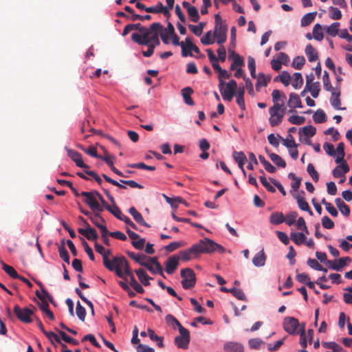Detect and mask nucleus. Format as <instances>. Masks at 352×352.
Returning a JSON list of instances; mask_svg holds the SVG:
<instances>
[{
	"instance_id": "nucleus-9",
	"label": "nucleus",
	"mask_w": 352,
	"mask_h": 352,
	"mask_svg": "<svg viewBox=\"0 0 352 352\" xmlns=\"http://www.w3.org/2000/svg\"><path fill=\"white\" fill-rule=\"evenodd\" d=\"M179 336L175 338V343L178 348L187 349L190 342V332L184 327L179 328Z\"/></svg>"
},
{
	"instance_id": "nucleus-26",
	"label": "nucleus",
	"mask_w": 352,
	"mask_h": 352,
	"mask_svg": "<svg viewBox=\"0 0 352 352\" xmlns=\"http://www.w3.org/2000/svg\"><path fill=\"white\" fill-rule=\"evenodd\" d=\"M288 106L292 109L302 107V102H301L300 97L298 94L292 93L289 95Z\"/></svg>"
},
{
	"instance_id": "nucleus-47",
	"label": "nucleus",
	"mask_w": 352,
	"mask_h": 352,
	"mask_svg": "<svg viewBox=\"0 0 352 352\" xmlns=\"http://www.w3.org/2000/svg\"><path fill=\"white\" fill-rule=\"evenodd\" d=\"M56 330L59 333V335L60 336L61 338L65 342L74 345V346H77V345L79 344V342L77 340L74 339L73 338H71L65 332H64L63 331H59L57 329H56Z\"/></svg>"
},
{
	"instance_id": "nucleus-37",
	"label": "nucleus",
	"mask_w": 352,
	"mask_h": 352,
	"mask_svg": "<svg viewBox=\"0 0 352 352\" xmlns=\"http://www.w3.org/2000/svg\"><path fill=\"white\" fill-rule=\"evenodd\" d=\"M193 94V89H182V96L184 98V102L189 105L193 106L194 101L191 98V95Z\"/></svg>"
},
{
	"instance_id": "nucleus-59",
	"label": "nucleus",
	"mask_w": 352,
	"mask_h": 352,
	"mask_svg": "<svg viewBox=\"0 0 352 352\" xmlns=\"http://www.w3.org/2000/svg\"><path fill=\"white\" fill-rule=\"evenodd\" d=\"M159 32H160V30H155V32H153L152 34L148 37L150 45L154 46V48L156 46H158L160 43V39H159Z\"/></svg>"
},
{
	"instance_id": "nucleus-49",
	"label": "nucleus",
	"mask_w": 352,
	"mask_h": 352,
	"mask_svg": "<svg viewBox=\"0 0 352 352\" xmlns=\"http://www.w3.org/2000/svg\"><path fill=\"white\" fill-rule=\"evenodd\" d=\"M292 85L294 88L301 87L303 83L302 74L299 72L294 73L293 78H292Z\"/></svg>"
},
{
	"instance_id": "nucleus-31",
	"label": "nucleus",
	"mask_w": 352,
	"mask_h": 352,
	"mask_svg": "<svg viewBox=\"0 0 352 352\" xmlns=\"http://www.w3.org/2000/svg\"><path fill=\"white\" fill-rule=\"evenodd\" d=\"M337 207L340 211L346 217L349 216L351 210L349 206H347L340 198H337L335 200Z\"/></svg>"
},
{
	"instance_id": "nucleus-1",
	"label": "nucleus",
	"mask_w": 352,
	"mask_h": 352,
	"mask_svg": "<svg viewBox=\"0 0 352 352\" xmlns=\"http://www.w3.org/2000/svg\"><path fill=\"white\" fill-rule=\"evenodd\" d=\"M114 261L116 262L118 265V268L120 270V271L123 272V279L125 281H127V278L125 277V275L129 276L131 286L135 290L136 292L139 294H143L144 292V289L135 280L130 268L129 262L126 258H116Z\"/></svg>"
},
{
	"instance_id": "nucleus-42",
	"label": "nucleus",
	"mask_w": 352,
	"mask_h": 352,
	"mask_svg": "<svg viewBox=\"0 0 352 352\" xmlns=\"http://www.w3.org/2000/svg\"><path fill=\"white\" fill-rule=\"evenodd\" d=\"M148 335L151 340L155 341L157 342V344L159 347H164L163 337L156 335L155 331L151 329H148Z\"/></svg>"
},
{
	"instance_id": "nucleus-60",
	"label": "nucleus",
	"mask_w": 352,
	"mask_h": 352,
	"mask_svg": "<svg viewBox=\"0 0 352 352\" xmlns=\"http://www.w3.org/2000/svg\"><path fill=\"white\" fill-rule=\"evenodd\" d=\"M248 67L250 72L251 76L253 78H256V63L254 58L249 56L248 58Z\"/></svg>"
},
{
	"instance_id": "nucleus-44",
	"label": "nucleus",
	"mask_w": 352,
	"mask_h": 352,
	"mask_svg": "<svg viewBox=\"0 0 352 352\" xmlns=\"http://www.w3.org/2000/svg\"><path fill=\"white\" fill-rule=\"evenodd\" d=\"M322 345L328 349H332L333 351L329 352H341L342 351V346L335 342H322Z\"/></svg>"
},
{
	"instance_id": "nucleus-18",
	"label": "nucleus",
	"mask_w": 352,
	"mask_h": 352,
	"mask_svg": "<svg viewBox=\"0 0 352 352\" xmlns=\"http://www.w3.org/2000/svg\"><path fill=\"white\" fill-rule=\"evenodd\" d=\"M146 12L148 13H163L166 16H170L168 9L164 6L162 2H158L156 6L148 7Z\"/></svg>"
},
{
	"instance_id": "nucleus-2",
	"label": "nucleus",
	"mask_w": 352,
	"mask_h": 352,
	"mask_svg": "<svg viewBox=\"0 0 352 352\" xmlns=\"http://www.w3.org/2000/svg\"><path fill=\"white\" fill-rule=\"evenodd\" d=\"M162 25L157 22L152 23L149 28H147L143 25H140L138 31V33H133L131 34V39L133 41L135 42L138 45H147L148 44V37L152 34L153 32L155 30H162Z\"/></svg>"
},
{
	"instance_id": "nucleus-17",
	"label": "nucleus",
	"mask_w": 352,
	"mask_h": 352,
	"mask_svg": "<svg viewBox=\"0 0 352 352\" xmlns=\"http://www.w3.org/2000/svg\"><path fill=\"white\" fill-rule=\"evenodd\" d=\"M340 95V89H332L330 102L332 107L338 110L344 109V108L341 107Z\"/></svg>"
},
{
	"instance_id": "nucleus-4",
	"label": "nucleus",
	"mask_w": 352,
	"mask_h": 352,
	"mask_svg": "<svg viewBox=\"0 0 352 352\" xmlns=\"http://www.w3.org/2000/svg\"><path fill=\"white\" fill-rule=\"evenodd\" d=\"M195 245L196 247H197L199 255L201 254H211L214 252L223 254L226 251L225 248L221 245L217 243L208 238H204L200 240L199 243H195Z\"/></svg>"
},
{
	"instance_id": "nucleus-5",
	"label": "nucleus",
	"mask_w": 352,
	"mask_h": 352,
	"mask_svg": "<svg viewBox=\"0 0 352 352\" xmlns=\"http://www.w3.org/2000/svg\"><path fill=\"white\" fill-rule=\"evenodd\" d=\"M214 21L213 36L219 45H222L227 39L228 26L219 14L214 15Z\"/></svg>"
},
{
	"instance_id": "nucleus-45",
	"label": "nucleus",
	"mask_w": 352,
	"mask_h": 352,
	"mask_svg": "<svg viewBox=\"0 0 352 352\" xmlns=\"http://www.w3.org/2000/svg\"><path fill=\"white\" fill-rule=\"evenodd\" d=\"M313 36L318 41H321L324 38L322 27L319 23H316L313 28Z\"/></svg>"
},
{
	"instance_id": "nucleus-40",
	"label": "nucleus",
	"mask_w": 352,
	"mask_h": 352,
	"mask_svg": "<svg viewBox=\"0 0 352 352\" xmlns=\"http://www.w3.org/2000/svg\"><path fill=\"white\" fill-rule=\"evenodd\" d=\"M313 120L316 123H323L327 120V116L323 110L318 109L313 115Z\"/></svg>"
},
{
	"instance_id": "nucleus-52",
	"label": "nucleus",
	"mask_w": 352,
	"mask_h": 352,
	"mask_svg": "<svg viewBox=\"0 0 352 352\" xmlns=\"http://www.w3.org/2000/svg\"><path fill=\"white\" fill-rule=\"evenodd\" d=\"M188 42H190L189 37L186 38L185 43L181 42L182 55L184 57L187 56H192V54L190 52V50Z\"/></svg>"
},
{
	"instance_id": "nucleus-48",
	"label": "nucleus",
	"mask_w": 352,
	"mask_h": 352,
	"mask_svg": "<svg viewBox=\"0 0 352 352\" xmlns=\"http://www.w3.org/2000/svg\"><path fill=\"white\" fill-rule=\"evenodd\" d=\"M3 270L12 278H17L19 274L12 267L6 264L3 261H1Z\"/></svg>"
},
{
	"instance_id": "nucleus-14",
	"label": "nucleus",
	"mask_w": 352,
	"mask_h": 352,
	"mask_svg": "<svg viewBox=\"0 0 352 352\" xmlns=\"http://www.w3.org/2000/svg\"><path fill=\"white\" fill-rule=\"evenodd\" d=\"M68 156L76 163V165L83 169L89 168V166L85 164L82 160V155L72 149L67 150Z\"/></svg>"
},
{
	"instance_id": "nucleus-3",
	"label": "nucleus",
	"mask_w": 352,
	"mask_h": 352,
	"mask_svg": "<svg viewBox=\"0 0 352 352\" xmlns=\"http://www.w3.org/2000/svg\"><path fill=\"white\" fill-rule=\"evenodd\" d=\"M94 248H95L96 251L102 255V259H103V264H104V267L107 269H108L109 271L115 272L116 274L118 277H120L121 278H124L123 272H120V270L118 268V265L117 264L116 262L114 261V260L116 258H124V256H115L113 258L112 260H110L108 258H107L106 250L102 245H100L98 243H95Z\"/></svg>"
},
{
	"instance_id": "nucleus-13",
	"label": "nucleus",
	"mask_w": 352,
	"mask_h": 352,
	"mask_svg": "<svg viewBox=\"0 0 352 352\" xmlns=\"http://www.w3.org/2000/svg\"><path fill=\"white\" fill-rule=\"evenodd\" d=\"M305 191L302 190L300 193H296L293 195L294 198L296 200L299 208L303 211L308 212L309 214L312 215L313 212L310 209L308 203L305 201L304 195Z\"/></svg>"
},
{
	"instance_id": "nucleus-38",
	"label": "nucleus",
	"mask_w": 352,
	"mask_h": 352,
	"mask_svg": "<svg viewBox=\"0 0 352 352\" xmlns=\"http://www.w3.org/2000/svg\"><path fill=\"white\" fill-rule=\"evenodd\" d=\"M58 253L60 257L67 264H69V256L68 252L65 247V240L63 239L61 245L58 248Z\"/></svg>"
},
{
	"instance_id": "nucleus-22",
	"label": "nucleus",
	"mask_w": 352,
	"mask_h": 352,
	"mask_svg": "<svg viewBox=\"0 0 352 352\" xmlns=\"http://www.w3.org/2000/svg\"><path fill=\"white\" fill-rule=\"evenodd\" d=\"M224 349L227 352H244L243 344L238 342H227L224 344Z\"/></svg>"
},
{
	"instance_id": "nucleus-46",
	"label": "nucleus",
	"mask_w": 352,
	"mask_h": 352,
	"mask_svg": "<svg viewBox=\"0 0 352 352\" xmlns=\"http://www.w3.org/2000/svg\"><path fill=\"white\" fill-rule=\"evenodd\" d=\"M238 91H236L235 96L236 97V102L241 109V110L244 111L245 109V105L244 102V94L245 89H237Z\"/></svg>"
},
{
	"instance_id": "nucleus-51",
	"label": "nucleus",
	"mask_w": 352,
	"mask_h": 352,
	"mask_svg": "<svg viewBox=\"0 0 352 352\" xmlns=\"http://www.w3.org/2000/svg\"><path fill=\"white\" fill-rule=\"evenodd\" d=\"M188 42H190L189 37L186 38L185 43L181 42L182 55L184 57L187 56H192V54L190 52V50Z\"/></svg>"
},
{
	"instance_id": "nucleus-10",
	"label": "nucleus",
	"mask_w": 352,
	"mask_h": 352,
	"mask_svg": "<svg viewBox=\"0 0 352 352\" xmlns=\"http://www.w3.org/2000/svg\"><path fill=\"white\" fill-rule=\"evenodd\" d=\"M300 326L298 320L294 317H286L283 322V329L289 334L296 333V330Z\"/></svg>"
},
{
	"instance_id": "nucleus-27",
	"label": "nucleus",
	"mask_w": 352,
	"mask_h": 352,
	"mask_svg": "<svg viewBox=\"0 0 352 352\" xmlns=\"http://www.w3.org/2000/svg\"><path fill=\"white\" fill-rule=\"evenodd\" d=\"M126 254L131 258H132L136 263H139L140 265H141L144 267V265H146L147 263L146 261L147 256L144 254L141 253V254H136L133 252H127Z\"/></svg>"
},
{
	"instance_id": "nucleus-58",
	"label": "nucleus",
	"mask_w": 352,
	"mask_h": 352,
	"mask_svg": "<svg viewBox=\"0 0 352 352\" xmlns=\"http://www.w3.org/2000/svg\"><path fill=\"white\" fill-rule=\"evenodd\" d=\"M339 27H340V23H338V22L333 23L330 26H329L326 28V32L330 36H336L338 33Z\"/></svg>"
},
{
	"instance_id": "nucleus-36",
	"label": "nucleus",
	"mask_w": 352,
	"mask_h": 352,
	"mask_svg": "<svg viewBox=\"0 0 352 352\" xmlns=\"http://www.w3.org/2000/svg\"><path fill=\"white\" fill-rule=\"evenodd\" d=\"M316 14H317V12H309V13L305 14L302 17L301 21H300L301 26L306 27V26L310 25L315 19Z\"/></svg>"
},
{
	"instance_id": "nucleus-56",
	"label": "nucleus",
	"mask_w": 352,
	"mask_h": 352,
	"mask_svg": "<svg viewBox=\"0 0 352 352\" xmlns=\"http://www.w3.org/2000/svg\"><path fill=\"white\" fill-rule=\"evenodd\" d=\"M76 312L78 318L81 321H85L86 316V310L84 307H82L79 301L76 303Z\"/></svg>"
},
{
	"instance_id": "nucleus-28",
	"label": "nucleus",
	"mask_w": 352,
	"mask_h": 352,
	"mask_svg": "<svg viewBox=\"0 0 352 352\" xmlns=\"http://www.w3.org/2000/svg\"><path fill=\"white\" fill-rule=\"evenodd\" d=\"M255 79H256V88L259 87H266L267 85V83L271 80V76L269 75H265L263 73H259Z\"/></svg>"
},
{
	"instance_id": "nucleus-21",
	"label": "nucleus",
	"mask_w": 352,
	"mask_h": 352,
	"mask_svg": "<svg viewBox=\"0 0 352 352\" xmlns=\"http://www.w3.org/2000/svg\"><path fill=\"white\" fill-rule=\"evenodd\" d=\"M266 255L263 249L256 253L252 258V263L256 267H263L265 264Z\"/></svg>"
},
{
	"instance_id": "nucleus-7",
	"label": "nucleus",
	"mask_w": 352,
	"mask_h": 352,
	"mask_svg": "<svg viewBox=\"0 0 352 352\" xmlns=\"http://www.w3.org/2000/svg\"><path fill=\"white\" fill-rule=\"evenodd\" d=\"M180 274L182 278V285L184 289H189L195 286L196 277L195 274L192 269H182Z\"/></svg>"
},
{
	"instance_id": "nucleus-50",
	"label": "nucleus",
	"mask_w": 352,
	"mask_h": 352,
	"mask_svg": "<svg viewBox=\"0 0 352 352\" xmlns=\"http://www.w3.org/2000/svg\"><path fill=\"white\" fill-rule=\"evenodd\" d=\"M188 42H190L189 37L186 38L185 43L181 42L182 55L184 57L187 56H192V54L190 52V50Z\"/></svg>"
},
{
	"instance_id": "nucleus-63",
	"label": "nucleus",
	"mask_w": 352,
	"mask_h": 352,
	"mask_svg": "<svg viewBox=\"0 0 352 352\" xmlns=\"http://www.w3.org/2000/svg\"><path fill=\"white\" fill-rule=\"evenodd\" d=\"M189 16L190 17L191 20L197 23L199 20V14L198 12V10L196 7L193 6L192 8H189L188 10L187 11Z\"/></svg>"
},
{
	"instance_id": "nucleus-62",
	"label": "nucleus",
	"mask_w": 352,
	"mask_h": 352,
	"mask_svg": "<svg viewBox=\"0 0 352 352\" xmlns=\"http://www.w3.org/2000/svg\"><path fill=\"white\" fill-rule=\"evenodd\" d=\"M44 335L47 338V339L50 341V342L54 345H55V342L59 343V344L61 343L60 337L57 334H56L55 333H54L52 331H47V332H45Z\"/></svg>"
},
{
	"instance_id": "nucleus-6",
	"label": "nucleus",
	"mask_w": 352,
	"mask_h": 352,
	"mask_svg": "<svg viewBox=\"0 0 352 352\" xmlns=\"http://www.w3.org/2000/svg\"><path fill=\"white\" fill-rule=\"evenodd\" d=\"M283 104H274L270 108L269 113L270 118L269 119L270 124L272 126H278L282 121L284 116V110L282 109Z\"/></svg>"
},
{
	"instance_id": "nucleus-30",
	"label": "nucleus",
	"mask_w": 352,
	"mask_h": 352,
	"mask_svg": "<svg viewBox=\"0 0 352 352\" xmlns=\"http://www.w3.org/2000/svg\"><path fill=\"white\" fill-rule=\"evenodd\" d=\"M278 138L283 141V145L288 148H297L298 146V144L295 142L294 138L292 134H287L285 139L280 135H278Z\"/></svg>"
},
{
	"instance_id": "nucleus-24",
	"label": "nucleus",
	"mask_w": 352,
	"mask_h": 352,
	"mask_svg": "<svg viewBox=\"0 0 352 352\" xmlns=\"http://www.w3.org/2000/svg\"><path fill=\"white\" fill-rule=\"evenodd\" d=\"M292 80L290 74L286 72H282L279 75L274 78V82H281L285 87H287Z\"/></svg>"
},
{
	"instance_id": "nucleus-34",
	"label": "nucleus",
	"mask_w": 352,
	"mask_h": 352,
	"mask_svg": "<svg viewBox=\"0 0 352 352\" xmlns=\"http://www.w3.org/2000/svg\"><path fill=\"white\" fill-rule=\"evenodd\" d=\"M272 100L274 104H283L286 99V96L278 89H274L272 94Z\"/></svg>"
},
{
	"instance_id": "nucleus-20",
	"label": "nucleus",
	"mask_w": 352,
	"mask_h": 352,
	"mask_svg": "<svg viewBox=\"0 0 352 352\" xmlns=\"http://www.w3.org/2000/svg\"><path fill=\"white\" fill-rule=\"evenodd\" d=\"M350 168L348 164L346 162H344L341 165L336 166L333 170V175L336 178H339L344 175L345 173H347L349 171Z\"/></svg>"
},
{
	"instance_id": "nucleus-23",
	"label": "nucleus",
	"mask_w": 352,
	"mask_h": 352,
	"mask_svg": "<svg viewBox=\"0 0 352 352\" xmlns=\"http://www.w3.org/2000/svg\"><path fill=\"white\" fill-rule=\"evenodd\" d=\"M305 52L309 62H314L318 59V52L311 44L309 43L307 45Z\"/></svg>"
},
{
	"instance_id": "nucleus-55",
	"label": "nucleus",
	"mask_w": 352,
	"mask_h": 352,
	"mask_svg": "<svg viewBox=\"0 0 352 352\" xmlns=\"http://www.w3.org/2000/svg\"><path fill=\"white\" fill-rule=\"evenodd\" d=\"M258 159L261 163L264 166L265 169L267 172L270 173H274L276 171V168L274 166H272L267 160H266L263 155H258Z\"/></svg>"
},
{
	"instance_id": "nucleus-16",
	"label": "nucleus",
	"mask_w": 352,
	"mask_h": 352,
	"mask_svg": "<svg viewBox=\"0 0 352 352\" xmlns=\"http://www.w3.org/2000/svg\"><path fill=\"white\" fill-rule=\"evenodd\" d=\"M351 261V258L346 256V257H342L339 258L338 261L334 260V261H328L327 262V265L329 266V267L340 271L342 268H343L346 265V262H350Z\"/></svg>"
},
{
	"instance_id": "nucleus-39",
	"label": "nucleus",
	"mask_w": 352,
	"mask_h": 352,
	"mask_svg": "<svg viewBox=\"0 0 352 352\" xmlns=\"http://www.w3.org/2000/svg\"><path fill=\"white\" fill-rule=\"evenodd\" d=\"M269 156L270 160L277 166L281 168H285L286 167V162L285 160L278 155L271 153H269Z\"/></svg>"
},
{
	"instance_id": "nucleus-12",
	"label": "nucleus",
	"mask_w": 352,
	"mask_h": 352,
	"mask_svg": "<svg viewBox=\"0 0 352 352\" xmlns=\"http://www.w3.org/2000/svg\"><path fill=\"white\" fill-rule=\"evenodd\" d=\"M103 190L107 197H108V199H109V201L113 204V206H108L107 210L113 215H114L116 218L121 220L123 216L124 215L122 214L120 209L116 204L113 197L110 194L109 190L106 189H103Z\"/></svg>"
},
{
	"instance_id": "nucleus-19",
	"label": "nucleus",
	"mask_w": 352,
	"mask_h": 352,
	"mask_svg": "<svg viewBox=\"0 0 352 352\" xmlns=\"http://www.w3.org/2000/svg\"><path fill=\"white\" fill-rule=\"evenodd\" d=\"M129 213L133 217L134 220L139 224L145 226L146 228H150V225H148L144 219L142 214L139 212L135 207H131L129 210Z\"/></svg>"
},
{
	"instance_id": "nucleus-15",
	"label": "nucleus",
	"mask_w": 352,
	"mask_h": 352,
	"mask_svg": "<svg viewBox=\"0 0 352 352\" xmlns=\"http://www.w3.org/2000/svg\"><path fill=\"white\" fill-rule=\"evenodd\" d=\"M179 257L177 255H173L167 258L165 262V270L167 274H172L176 270L179 265Z\"/></svg>"
},
{
	"instance_id": "nucleus-61",
	"label": "nucleus",
	"mask_w": 352,
	"mask_h": 352,
	"mask_svg": "<svg viewBox=\"0 0 352 352\" xmlns=\"http://www.w3.org/2000/svg\"><path fill=\"white\" fill-rule=\"evenodd\" d=\"M305 63V58L302 56H298L294 58L292 66L296 69H301Z\"/></svg>"
},
{
	"instance_id": "nucleus-33",
	"label": "nucleus",
	"mask_w": 352,
	"mask_h": 352,
	"mask_svg": "<svg viewBox=\"0 0 352 352\" xmlns=\"http://www.w3.org/2000/svg\"><path fill=\"white\" fill-rule=\"evenodd\" d=\"M270 221L272 224L279 225L285 221V217L282 212H273L270 217Z\"/></svg>"
},
{
	"instance_id": "nucleus-11",
	"label": "nucleus",
	"mask_w": 352,
	"mask_h": 352,
	"mask_svg": "<svg viewBox=\"0 0 352 352\" xmlns=\"http://www.w3.org/2000/svg\"><path fill=\"white\" fill-rule=\"evenodd\" d=\"M177 256L183 261H188L193 257H198L199 255L198 254L197 247H196L195 244H193L190 248L180 251Z\"/></svg>"
},
{
	"instance_id": "nucleus-25",
	"label": "nucleus",
	"mask_w": 352,
	"mask_h": 352,
	"mask_svg": "<svg viewBox=\"0 0 352 352\" xmlns=\"http://www.w3.org/2000/svg\"><path fill=\"white\" fill-rule=\"evenodd\" d=\"M80 195L85 197L84 202L89 206V207L92 209L98 203L96 198L93 196L92 193L89 192L83 191L80 193Z\"/></svg>"
},
{
	"instance_id": "nucleus-54",
	"label": "nucleus",
	"mask_w": 352,
	"mask_h": 352,
	"mask_svg": "<svg viewBox=\"0 0 352 352\" xmlns=\"http://www.w3.org/2000/svg\"><path fill=\"white\" fill-rule=\"evenodd\" d=\"M221 96L224 100L230 102L236 94V89H221Z\"/></svg>"
},
{
	"instance_id": "nucleus-35",
	"label": "nucleus",
	"mask_w": 352,
	"mask_h": 352,
	"mask_svg": "<svg viewBox=\"0 0 352 352\" xmlns=\"http://www.w3.org/2000/svg\"><path fill=\"white\" fill-rule=\"evenodd\" d=\"M291 239L298 245L304 243L306 241V236L302 232H292L290 234Z\"/></svg>"
},
{
	"instance_id": "nucleus-32",
	"label": "nucleus",
	"mask_w": 352,
	"mask_h": 352,
	"mask_svg": "<svg viewBox=\"0 0 352 352\" xmlns=\"http://www.w3.org/2000/svg\"><path fill=\"white\" fill-rule=\"evenodd\" d=\"M135 274H137L138 278L140 279V282L144 285L148 286L150 285L149 280L151 278H150L146 272L143 269H138L135 270Z\"/></svg>"
},
{
	"instance_id": "nucleus-64",
	"label": "nucleus",
	"mask_w": 352,
	"mask_h": 352,
	"mask_svg": "<svg viewBox=\"0 0 352 352\" xmlns=\"http://www.w3.org/2000/svg\"><path fill=\"white\" fill-rule=\"evenodd\" d=\"M329 16L331 19L338 20L342 18V12L338 8L331 6L329 8Z\"/></svg>"
},
{
	"instance_id": "nucleus-41",
	"label": "nucleus",
	"mask_w": 352,
	"mask_h": 352,
	"mask_svg": "<svg viewBox=\"0 0 352 352\" xmlns=\"http://www.w3.org/2000/svg\"><path fill=\"white\" fill-rule=\"evenodd\" d=\"M315 74L312 72L306 76V85L305 88H319V82H314Z\"/></svg>"
},
{
	"instance_id": "nucleus-8",
	"label": "nucleus",
	"mask_w": 352,
	"mask_h": 352,
	"mask_svg": "<svg viewBox=\"0 0 352 352\" xmlns=\"http://www.w3.org/2000/svg\"><path fill=\"white\" fill-rule=\"evenodd\" d=\"M14 312L17 318L24 323H30L32 320V316L34 315V311L28 307L21 309L16 305L14 307Z\"/></svg>"
},
{
	"instance_id": "nucleus-43",
	"label": "nucleus",
	"mask_w": 352,
	"mask_h": 352,
	"mask_svg": "<svg viewBox=\"0 0 352 352\" xmlns=\"http://www.w3.org/2000/svg\"><path fill=\"white\" fill-rule=\"evenodd\" d=\"M316 133V129L311 126L308 125L305 126L303 128L301 129V130L299 131V135L301 136L302 134H303L305 136L307 137H313Z\"/></svg>"
},
{
	"instance_id": "nucleus-53",
	"label": "nucleus",
	"mask_w": 352,
	"mask_h": 352,
	"mask_svg": "<svg viewBox=\"0 0 352 352\" xmlns=\"http://www.w3.org/2000/svg\"><path fill=\"white\" fill-rule=\"evenodd\" d=\"M147 260L146 262L150 263L152 265H155L157 270L159 272V274L161 275L162 277L165 278L163 269L161 265V264L158 262L157 257H148L146 259Z\"/></svg>"
},
{
	"instance_id": "nucleus-57",
	"label": "nucleus",
	"mask_w": 352,
	"mask_h": 352,
	"mask_svg": "<svg viewBox=\"0 0 352 352\" xmlns=\"http://www.w3.org/2000/svg\"><path fill=\"white\" fill-rule=\"evenodd\" d=\"M289 177L294 180V182L291 184V187L292 190L296 192L300 186L301 179L299 177H297L294 173H289Z\"/></svg>"
},
{
	"instance_id": "nucleus-29",
	"label": "nucleus",
	"mask_w": 352,
	"mask_h": 352,
	"mask_svg": "<svg viewBox=\"0 0 352 352\" xmlns=\"http://www.w3.org/2000/svg\"><path fill=\"white\" fill-rule=\"evenodd\" d=\"M80 219L83 221L84 224L86 227H88V232H87V235L85 236V237L89 241H96L98 236V234H97L96 230L94 229L93 228L90 227L88 222L83 217H80Z\"/></svg>"
}]
</instances>
